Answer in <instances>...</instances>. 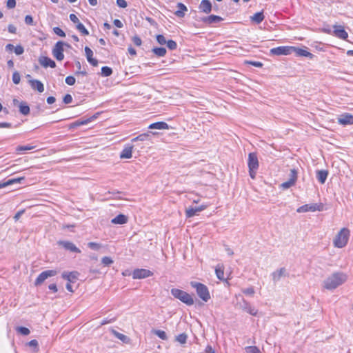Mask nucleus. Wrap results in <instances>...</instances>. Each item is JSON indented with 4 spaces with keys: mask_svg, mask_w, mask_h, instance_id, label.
<instances>
[{
    "mask_svg": "<svg viewBox=\"0 0 353 353\" xmlns=\"http://www.w3.org/2000/svg\"><path fill=\"white\" fill-rule=\"evenodd\" d=\"M58 244L61 245L65 250H70L72 252H81V250L73 243L70 241H60L58 242Z\"/></svg>",
    "mask_w": 353,
    "mask_h": 353,
    "instance_id": "13",
    "label": "nucleus"
},
{
    "mask_svg": "<svg viewBox=\"0 0 353 353\" xmlns=\"http://www.w3.org/2000/svg\"><path fill=\"white\" fill-rule=\"evenodd\" d=\"M128 217L124 214H119L115 218L112 219L111 223L113 224H125L128 222Z\"/></svg>",
    "mask_w": 353,
    "mask_h": 353,
    "instance_id": "24",
    "label": "nucleus"
},
{
    "mask_svg": "<svg viewBox=\"0 0 353 353\" xmlns=\"http://www.w3.org/2000/svg\"><path fill=\"white\" fill-rule=\"evenodd\" d=\"M53 31L56 34L59 35V37H65V32L59 27L54 28Z\"/></svg>",
    "mask_w": 353,
    "mask_h": 353,
    "instance_id": "50",
    "label": "nucleus"
},
{
    "mask_svg": "<svg viewBox=\"0 0 353 353\" xmlns=\"http://www.w3.org/2000/svg\"><path fill=\"white\" fill-rule=\"evenodd\" d=\"M149 129H157V130H168L169 125L167 123L163 121H159L152 123L148 127Z\"/></svg>",
    "mask_w": 353,
    "mask_h": 353,
    "instance_id": "22",
    "label": "nucleus"
},
{
    "mask_svg": "<svg viewBox=\"0 0 353 353\" xmlns=\"http://www.w3.org/2000/svg\"><path fill=\"white\" fill-rule=\"evenodd\" d=\"M17 330L18 332H19L20 334L25 335V336L28 335L30 334L29 329H28L25 327H18L17 328Z\"/></svg>",
    "mask_w": 353,
    "mask_h": 353,
    "instance_id": "45",
    "label": "nucleus"
},
{
    "mask_svg": "<svg viewBox=\"0 0 353 353\" xmlns=\"http://www.w3.org/2000/svg\"><path fill=\"white\" fill-rule=\"evenodd\" d=\"M292 50H295L299 56L310 57V58H312L313 57L312 54H311L310 52H309L307 50L300 49V48H295L293 47H292Z\"/></svg>",
    "mask_w": 353,
    "mask_h": 353,
    "instance_id": "32",
    "label": "nucleus"
},
{
    "mask_svg": "<svg viewBox=\"0 0 353 353\" xmlns=\"http://www.w3.org/2000/svg\"><path fill=\"white\" fill-rule=\"evenodd\" d=\"M204 353H215L214 350L212 349V347L210 345H208L205 350Z\"/></svg>",
    "mask_w": 353,
    "mask_h": 353,
    "instance_id": "64",
    "label": "nucleus"
},
{
    "mask_svg": "<svg viewBox=\"0 0 353 353\" xmlns=\"http://www.w3.org/2000/svg\"><path fill=\"white\" fill-rule=\"evenodd\" d=\"M112 74V70L107 66H104L101 68V74L103 77H109Z\"/></svg>",
    "mask_w": 353,
    "mask_h": 353,
    "instance_id": "39",
    "label": "nucleus"
},
{
    "mask_svg": "<svg viewBox=\"0 0 353 353\" xmlns=\"http://www.w3.org/2000/svg\"><path fill=\"white\" fill-rule=\"evenodd\" d=\"M85 56L88 61L93 66H97L98 61L92 57L93 52L89 47L85 48Z\"/></svg>",
    "mask_w": 353,
    "mask_h": 353,
    "instance_id": "19",
    "label": "nucleus"
},
{
    "mask_svg": "<svg viewBox=\"0 0 353 353\" xmlns=\"http://www.w3.org/2000/svg\"><path fill=\"white\" fill-rule=\"evenodd\" d=\"M323 205L322 203L305 204L297 209V212L303 213L307 212L323 211Z\"/></svg>",
    "mask_w": 353,
    "mask_h": 353,
    "instance_id": "7",
    "label": "nucleus"
},
{
    "mask_svg": "<svg viewBox=\"0 0 353 353\" xmlns=\"http://www.w3.org/2000/svg\"><path fill=\"white\" fill-rule=\"evenodd\" d=\"M28 82L32 89L37 90L40 93L44 91V86L41 81L36 79H30Z\"/></svg>",
    "mask_w": 353,
    "mask_h": 353,
    "instance_id": "17",
    "label": "nucleus"
},
{
    "mask_svg": "<svg viewBox=\"0 0 353 353\" xmlns=\"http://www.w3.org/2000/svg\"><path fill=\"white\" fill-rule=\"evenodd\" d=\"M24 179V177H19L16 179H11L8 180L6 182L0 183V189L3 188H6L8 185H12L16 183H21V181Z\"/></svg>",
    "mask_w": 353,
    "mask_h": 353,
    "instance_id": "26",
    "label": "nucleus"
},
{
    "mask_svg": "<svg viewBox=\"0 0 353 353\" xmlns=\"http://www.w3.org/2000/svg\"><path fill=\"white\" fill-rule=\"evenodd\" d=\"M25 23L28 25H33V18L30 15H26L25 17Z\"/></svg>",
    "mask_w": 353,
    "mask_h": 353,
    "instance_id": "59",
    "label": "nucleus"
},
{
    "mask_svg": "<svg viewBox=\"0 0 353 353\" xmlns=\"http://www.w3.org/2000/svg\"><path fill=\"white\" fill-rule=\"evenodd\" d=\"M245 63L250 64L257 68H261L263 66V63L259 61H245Z\"/></svg>",
    "mask_w": 353,
    "mask_h": 353,
    "instance_id": "51",
    "label": "nucleus"
},
{
    "mask_svg": "<svg viewBox=\"0 0 353 353\" xmlns=\"http://www.w3.org/2000/svg\"><path fill=\"white\" fill-rule=\"evenodd\" d=\"M133 146L125 147L120 154L121 159H130L132 157Z\"/></svg>",
    "mask_w": 353,
    "mask_h": 353,
    "instance_id": "23",
    "label": "nucleus"
},
{
    "mask_svg": "<svg viewBox=\"0 0 353 353\" xmlns=\"http://www.w3.org/2000/svg\"><path fill=\"white\" fill-rule=\"evenodd\" d=\"M153 333L163 340H167L168 336L165 332L160 330H153Z\"/></svg>",
    "mask_w": 353,
    "mask_h": 353,
    "instance_id": "37",
    "label": "nucleus"
},
{
    "mask_svg": "<svg viewBox=\"0 0 353 353\" xmlns=\"http://www.w3.org/2000/svg\"><path fill=\"white\" fill-rule=\"evenodd\" d=\"M347 280V275L343 272H334L327 276L323 283V286L327 290L332 291L342 285Z\"/></svg>",
    "mask_w": 353,
    "mask_h": 353,
    "instance_id": "1",
    "label": "nucleus"
},
{
    "mask_svg": "<svg viewBox=\"0 0 353 353\" xmlns=\"http://www.w3.org/2000/svg\"><path fill=\"white\" fill-rule=\"evenodd\" d=\"M334 34L340 39H346L348 37L347 32L344 30V28L342 26L334 25Z\"/></svg>",
    "mask_w": 353,
    "mask_h": 353,
    "instance_id": "12",
    "label": "nucleus"
},
{
    "mask_svg": "<svg viewBox=\"0 0 353 353\" xmlns=\"http://www.w3.org/2000/svg\"><path fill=\"white\" fill-rule=\"evenodd\" d=\"M152 52L158 57H164L166 54V49L165 48H154L152 49Z\"/></svg>",
    "mask_w": 353,
    "mask_h": 353,
    "instance_id": "33",
    "label": "nucleus"
},
{
    "mask_svg": "<svg viewBox=\"0 0 353 353\" xmlns=\"http://www.w3.org/2000/svg\"><path fill=\"white\" fill-rule=\"evenodd\" d=\"M91 119H92V118L86 119V120H83V121H75V122H74V123L70 124V128H73L78 127V126H80V125H85L88 122H90L91 121Z\"/></svg>",
    "mask_w": 353,
    "mask_h": 353,
    "instance_id": "35",
    "label": "nucleus"
},
{
    "mask_svg": "<svg viewBox=\"0 0 353 353\" xmlns=\"http://www.w3.org/2000/svg\"><path fill=\"white\" fill-rule=\"evenodd\" d=\"M70 19L74 23H77V25L80 23L78 17L74 14H70Z\"/></svg>",
    "mask_w": 353,
    "mask_h": 353,
    "instance_id": "62",
    "label": "nucleus"
},
{
    "mask_svg": "<svg viewBox=\"0 0 353 353\" xmlns=\"http://www.w3.org/2000/svg\"><path fill=\"white\" fill-rule=\"evenodd\" d=\"M250 19L255 23H260L264 19V15L263 12L255 13L253 16L250 17Z\"/></svg>",
    "mask_w": 353,
    "mask_h": 353,
    "instance_id": "29",
    "label": "nucleus"
},
{
    "mask_svg": "<svg viewBox=\"0 0 353 353\" xmlns=\"http://www.w3.org/2000/svg\"><path fill=\"white\" fill-rule=\"evenodd\" d=\"M292 47L281 46L270 50V53L274 55H288L290 53Z\"/></svg>",
    "mask_w": 353,
    "mask_h": 353,
    "instance_id": "11",
    "label": "nucleus"
},
{
    "mask_svg": "<svg viewBox=\"0 0 353 353\" xmlns=\"http://www.w3.org/2000/svg\"><path fill=\"white\" fill-rule=\"evenodd\" d=\"M157 41L160 45H164L167 43V40L165 37L161 34H159L157 36Z\"/></svg>",
    "mask_w": 353,
    "mask_h": 353,
    "instance_id": "47",
    "label": "nucleus"
},
{
    "mask_svg": "<svg viewBox=\"0 0 353 353\" xmlns=\"http://www.w3.org/2000/svg\"><path fill=\"white\" fill-rule=\"evenodd\" d=\"M6 6L8 9H12L16 6V1L15 0H8L6 3Z\"/></svg>",
    "mask_w": 353,
    "mask_h": 353,
    "instance_id": "54",
    "label": "nucleus"
},
{
    "mask_svg": "<svg viewBox=\"0 0 353 353\" xmlns=\"http://www.w3.org/2000/svg\"><path fill=\"white\" fill-rule=\"evenodd\" d=\"M153 273L146 269H136L132 273V277L134 279H141L149 276H151Z\"/></svg>",
    "mask_w": 353,
    "mask_h": 353,
    "instance_id": "9",
    "label": "nucleus"
},
{
    "mask_svg": "<svg viewBox=\"0 0 353 353\" xmlns=\"http://www.w3.org/2000/svg\"><path fill=\"white\" fill-rule=\"evenodd\" d=\"M117 4L119 7L125 8L127 7L128 4L125 0H117Z\"/></svg>",
    "mask_w": 353,
    "mask_h": 353,
    "instance_id": "56",
    "label": "nucleus"
},
{
    "mask_svg": "<svg viewBox=\"0 0 353 353\" xmlns=\"http://www.w3.org/2000/svg\"><path fill=\"white\" fill-rule=\"evenodd\" d=\"M19 111L23 115H28L30 113V108L25 102H21L19 105Z\"/></svg>",
    "mask_w": 353,
    "mask_h": 353,
    "instance_id": "31",
    "label": "nucleus"
},
{
    "mask_svg": "<svg viewBox=\"0 0 353 353\" xmlns=\"http://www.w3.org/2000/svg\"><path fill=\"white\" fill-rule=\"evenodd\" d=\"M177 7L179 8V10L174 12L175 15L178 17L182 18L185 15V12L187 11V7L182 3H179Z\"/></svg>",
    "mask_w": 353,
    "mask_h": 353,
    "instance_id": "28",
    "label": "nucleus"
},
{
    "mask_svg": "<svg viewBox=\"0 0 353 353\" xmlns=\"http://www.w3.org/2000/svg\"><path fill=\"white\" fill-rule=\"evenodd\" d=\"M63 101L65 104L70 103L72 101V97L70 94H68L64 96Z\"/></svg>",
    "mask_w": 353,
    "mask_h": 353,
    "instance_id": "55",
    "label": "nucleus"
},
{
    "mask_svg": "<svg viewBox=\"0 0 353 353\" xmlns=\"http://www.w3.org/2000/svg\"><path fill=\"white\" fill-rule=\"evenodd\" d=\"M75 65H76V66L77 68V74H81L83 75H86L87 74V72H86L85 70H81V63H80V62L79 61H76Z\"/></svg>",
    "mask_w": 353,
    "mask_h": 353,
    "instance_id": "48",
    "label": "nucleus"
},
{
    "mask_svg": "<svg viewBox=\"0 0 353 353\" xmlns=\"http://www.w3.org/2000/svg\"><path fill=\"white\" fill-rule=\"evenodd\" d=\"M114 263L113 260L109 256H104L101 259V263L104 266H110Z\"/></svg>",
    "mask_w": 353,
    "mask_h": 353,
    "instance_id": "41",
    "label": "nucleus"
},
{
    "mask_svg": "<svg viewBox=\"0 0 353 353\" xmlns=\"http://www.w3.org/2000/svg\"><path fill=\"white\" fill-rule=\"evenodd\" d=\"M207 208H208L207 205H201L196 208H192V207L187 208L185 211V216L187 218H191V217L195 216L196 214H197L198 212L203 211Z\"/></svg>",
    "mask_w": 353,
    "mask_h": 353,
    "instance_id": "10",
    "label": "nucleus"
},
{
    "mask_svg": "<svg viewBox=\"0 0 353 353\" xmlns=\"http://www.w3.org/2000/svg\"><path fill=\"white\" fill-rule=\"evenodd\" d=\"M338 122L341 125L353 124V116L350 114L341 115L338 118Z\"/></svg>",
    "mask_w": 353,
    "mask_h": 353,
    "instance_id": "18",
    "label": "nucleus"
},
{
    "mask_svg": "<svg viewBox=\"0 0 353 353\" xmlns=\"http://www.w3.org/2000/svg\"><path fill=\"white\" fill-rule=\"evenodd\" d=\"M132 41H133V43L137 46H139L141 45V39L137 36L133 37Z\"/></svg>",
    "mask_w": 353,
    "mask_h": 353,
    "instance_id": "60",
    "label": "nucleus"
},
{
    "mask_svg": "<svg viewBox=\"0 0 353 353\" xmlns=\"http://www.w3.org/2000/svg\"><path fill=\"white\" fill-rule=\"evenodd\" d=\"M285 269L282 268L272 273L273 281L275 282L279 281L281 277L285 276Z\"/></svg>",
    "mask_w": 353,
    "mask_h": 353,
    "instance_id": "25",
    "label": "nucleus"
},
{
    "mask_svg": "<svg viewBox=\"0 0 353 353\" xmlns=\"http://www.w3.org/2000/svg\"><path fill=\"white\" fill-rule=\"evenodd\" d=\"M88 245L90 248L94 250H99L102 248L101 244L95 242H90L88 243Z\"/></svg>",
    "mask_w": 353,
    "mask_h": 353,
    "instance_id": "44",
    "label": "nucleus"
},
{
    "mask_svg": "<svg viewBox=\"0 0 353 353\" xmlns=\"http://www.w3.org/2000/svg\"><path fill=\"white\" fill-rule=\"evenodd\" d=\"M166 44L170 50H175L177 47L176 43L173 40H168Z\"/></svg>",
    "mask_w": 353,
    "mask_h": 353,
    "instance_id": "49",
    "label": "nucleus"
},
{
    "mask_svg": "<svg viewBox=\"0 0 353 353\" xmlns=\"http://www.w3.org/2000/svg\"><path fill=\"white\" fill-rule=\"evenodd\" d=\"M14 50L17 55H21L24 52V49L21 46H17L16 47H14Z\"/></svg>",
    "mask_w": 353,
    "mask_h": 353,
    "instance_id": "53",
    "label": "nucleus"
},
{
    "mask_svg": "<svg viewBox=\"0 0 353 353\" xmlns=\"http://www.w3.org/2000/svg\"><path fill=\"white\" fill-rule=\"evenodd\" d=\"M190 285L192 288L196 289L198 296L203 301L207 302L210 299V292L205 285L195 281H192Z\"/></svg>",
    "mask_w": 353,
    "mask_h": 353,
    "instance_id": "3",
    "label": "nucleus"
},
{
    "mask_svg": "<svg viewBox=\"0 0 353 353\" xmlns=\"http://www.w3.org/2000/svg\"><path fill=\"white\" fill-rule=\"evenodd\" d=\"M171 294L176 299H179L188 305H192L194 304V300L192 296L188 293L183 290L174 288L171 290Z\"/></svg>",
    "mask_w": 353,
    "mask_h": 353,
    "instance_id": "4",
    "label": "nucleus"
},
{
    "mask_svg": "<svg viewBox=\"0 0 353 353\" xmlns=\"http://www.w3.org/2000/svg\"><path fill=\"white\" fill-rule=\"evenodd\" d=\"M79 272H64L62 273V278L66 279L70 283H74L78 279Z\"/></svg>",
    "mask_w": 353,
    "mask_h": 353,
    "instance_id": "16",
    "label": "nucleus"
},
{
    "mask_svg": "<svg viewBox=\"0 0 353 353\" xmlns=\"http://www.w3.org/2000/svg\"><path fill=\"white\" fill-rule=\"evenodd\" d=\"M248 168L249 169H256L259 168V161L256 153H250L248 155Z\"/></svg>",
    "mask_w": 353,
    "mask_h": 353,
    "instance_id": "14",
    "label": "nucleus"
},
{
    "mask_svg": "<svg viewBox=\"0 0 353 353\" xmlns=\"http://www.w3.org/2000/svg\"><path fill=\"white\" fill-rule=\"evenodd\" d=\"M245 350L246 353H261L259 349L256 346H248Z\"/></svg>",
    "mask_w": 353,
    "mask_h": 353,
    "instance_id": "42",
    "label": "nucleus"
},
{
    "mask_svg": "<svg viewBox=\"0 0 353 353\" xmlns=\"http://www.w3.org/2000/svg\"><path fill=\"white\" fill-rule=\"evenodd\" d=\"M188 335L185 333L181 334L176 336L175 340L181 344H185L187 341Z\"/></svg>",
    "mask_w": 353,
    "mask_h": 353,
    "instance_id": "34",
    "label": "nucleus"
},
{
    "mask_svg": "<svg viewBox=\"0 0 353 353\" xmlns=\"http://www.w3.org/2000/svg\"><path fill=\"white\" fill-rule=\"evenodd\" d=\"M33 146H19L17 149V151L30 150L33 149Z\"/></svg>",
    "mask_w": 353,
    "mask_h": 353,
    "instance_id": "63",
    "label": "nucleus"
},
{
    "mask_svg": "<svg viewBox=\"0 0 353 353\" xmlns=\"http://www.w3.org/2000/svg\"><path fill=\"white\" fill-rule=\"evenodd\" d=\"M243 292L245 294L253 296L254 294V290L252 288H249L243 290Z\"/></svg>",
    "mask_w": 353,
    "mask_h": 353,
    "instance_id": "57",
    "label": "nucleus"
},
{
    "mask_svg": "<svg viewBox=\"0 0 353 353\" xmlns=\"http://www.w3.org/2000/svg\"><path fill=\"white\" fill-rule=\"evenodd\" d=\"M327 175H328V172L327 170H318L316 172L317 179L321 184L325 183V182L327 179Z\"/></svg>",
    "mask_w": 353,
    "mask_h": 353,
    "instance_id": "27",
    "label": "nucleus"
},
{
    "mask_svg": "<svg viewBox=\"0 0 353 353\" xmlns=\"http://www.w3.org/2000/svg\"><path fill=\"white\" fill-rule=\"evenodd\" d=\"M295 184L296 183H294L293 181L288 180L284 183H282L280 185V188L283 190H287V189H289L291 187L294 186Z\"/></svg>",
    "mask_w": 353,
    "mask_h": 353,
    "instance_id": "38",
    "label": "nucleus"
},
{
    "mask_svg": "<svg viewBox=\"0 0 353 353\" xmlns=\"http://www.w3.org/2000/svg\"><path fill=\"white\" fill-rule=\"evenodd\" d=\"M64 46L70 47L69 44L58 41L52 49V54L58 61H62L64 59Z\"/></svg>",
    "mask_w": 353,
    "mask_h": 353,
    "instance_id": "6",
    "label": "nucleus"
},
{
    "mask_svg": "<svg viewBox=\"0 0 353 353\" xmlns=\"http://www.w3.org/2000/svg\"><path fill=\"white\" fill-rule=\"evenodd\" d=\"M149 137V132L148 133H143L139 136H137V139L139 141H145L148 137Z\"/></svg>",
    "mask_w": 353,
    "mask_h": 353,
    "instance_id": "61",
    "label": "nucleus"
},
{
    "mask_svg": "<svg viewBox=\"0 0 353 353\" xmlns=\"http://www.w3.org/2000/svg\"><path fill=\"white\" fill-rule=\"evenodd\" d=\"M21 77L18 72H14L12 74V81L14 84H19L20 83Z\"/></svg>",
    "mask_w": 353,
    "mask_h": 353,
    "instance_id": "46",
    "label": "nucleus"
},
{
    "mask_svg": "<svg viewBox=\"0 0 353 353\" xmlns=\"http://www.w3.org/2000/svg\"><path fill=\"white\" fill-rule=\"evenodd\" d=\"M39 62L44 68L50 67L52 68H54L56 67L55 62L47 57H44V56L40 57L39 58Z\"/></svg>",
    "mask_w": 353,
    "mask_h": 353,
    "instance_id": "15",
    "label": "nucleus"
},
{
    "mask_svg": "<svg viewBox=\"0 0 353 353\" xmlns=\"http://www.w3.org/2000/svg\"><path fill=\"white\" fill-rule=\"evenodd\" d=\"M237 299H239V301L236 304V307L241 309L244 312L252 315V316H256L258 311L256 309H255L254 307L251 305L250 303L247 302L242 296H236Z\"/></svg>",
    "mask_w": 353,
    "mask_h": 353,
    "instance_id": "5",
    "label": "nucleus"
},
{
    "mask_svg": "<svg viewBox=\"0 0 353 353\" xmlns=\"http://www.w3.org/2000/svg\"><path fill=\"white\" fill-rule=\"evenodd\" d=\"M77 29L83 35L89 34V32L81 23L77 25Z\"/></svg>",
    "mask_w": 353,
    "mask_h": 353,
    "instance_id": "40",
    "label": "nucleus"
},
{
    "mask_svg": "<svg viewBox=\"0 0 353 353\" xmlns=\"http://www.w3.org/2000/svg\"><path fill=\"white\" fill-rule=\"evenodd\" d=\"M350 236V230L346 228H342L336 235L333 240V244L334 247L338 248H342L345 247L348 241Z\"/></svg>",
    "mask_w": 353,
    "mask_h": 353,
    "instance_id": "2",
    "label": "nucleus"
},
{
    "mask_svg": "<svg viewBox=\"0 0 353 353\" xmlns=\"http://www.w3.org/2000/svg\"><path fill=\"white\" fill-rule=\"evenodd\" d=\"M28 345L30 347H34L35 349H37L38 341L37 340H35V339H33V340L30 341V342H28ZM36 351H37V350H36Z\"/></svg>",
    "mask_w": 353,
    "mask_h": 353,
    "instance_id": "58",
    "label": "nucleus"
},
{
    "mask_svg": "<svg viewBox=\"0 0 353 353\" xmlns=\"http://www.w3.org/2000/svg\"><path fill=\"white\" fill-rule=\"evenodd\" d=\"M199 9L206 14L210 13L212 10V4L210 1L208 0H203L200 3Z\"/></svg>",
    "mask_w": 353,
    "mask_h": 353,
    "instance_id": "21",
    "label": "nucleus"
},
{
    "mask_svg": "<svg viewBox=\"0 0 353 353\" xmlns=\"http://www.w3.org/2000/svg\"><path fill=\"white\" fill-rule=\"evenodd\" d=\"M289 180L291 181H293L294 183H296V180H297V172L295 169H292L290 170Z\"/></svg>",
    "mask_w": 353,
    "mask_h": 353,
    "instance_id": "43",
    "label": "nucleus"
},
{
    "mask_svg": "<svg viewBox=\"0 0 353 353\" xmlns=\"http://www.w3.org/2000/svg\"><path fill=\"white\" fill-rule=\"evenodd\" d=\"M216 275L217 278L220 280L224 279V272L223 269L221 266L218 265L215 270Z\"/></svg>",
    "mask_w": 353,
    "mask_h": 353,
    "instance_id": "36",
    "label": "nucleus"
},
{
    "mask_svg": "<svg viewBox=\"0 0 353 353\" xmlns=\"http://www.w3.org/2000/svg\"><path fill=\"white\" fill-rule=\"evenodd\" d=\"M112 333L114 334V336H115L117 339H119V340H121L122 342H123L124 343H130V339L121 334V333H119L117 331L114 330H112Z\"/></svg>",
    "mask_w": 353,
    "mask_h": 353,
    "instance_id": "30",
    "label": "nucleus"
},
{
    "mask_svg": "<svg viewBox=\"0 0 353 353\" xmlns=\"http://www.w3.org/2000/svg\"><path fill=\"white\" fill-rule=\"evenodd\" d=\"M58 271L55 270H46L43 272H41L38 277L37 278L34 285H40L42 284L45 280H46L48 278L54 276L56 274H57Z\"/></svg>",
    "mask_w": 353,
    "mask_h": 353,
    "instance_id": "8",
    "label": "nucleus"
},
{
    "mask_svg": "<svg viewBox=\"0 0 353 353\" xmlns=\"http://www.w3.org/2000/svg\"><path fill=\"white\" fill-rule=\"evenodd\" d=\"M75 78L72 76H68L65 79V83L69 85H72L75 83Z\"/></svg>",
    "mask_w": 353,
    "mask_h": 353,
    "instance_id": "52",
    "label": "nucleus"
},
{
    "mask_svg": "<svg viewBox=\"0 0 353 353\" xmlns=\"http://www.w3.org/2000/svg\"><path fill=\"white\" fill-rule=\"evenodd\" d=\"M223 19L216 15H210L209 17H205L202 18L201 21L205 23L211 24L213 23H219Z\"/></svg>",
    "mask_w": 353,
    "mask_h": 353,
    "instance_id": "20",
    "label": "nucleus"
}]
</instances>
